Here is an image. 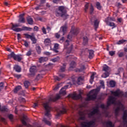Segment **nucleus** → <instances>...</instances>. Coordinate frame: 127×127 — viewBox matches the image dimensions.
Listing matches in <instances>:
<instances>
[{"instance_id": "20e7f679", "label": "nucleus", "mask_w": 127, "mask_h": 127, "mask_svg": "<svg viewBox=\"0 0 127 127\" xmlns=\"http://www.w3.org/2000/svg\"><path fill=\"white\" fill-rule=\"evenodd\" d=\"M43 105L46 111L45 116L48 117V118H50V117H51V114H50V112H51V107L49 106V102L44 103Z\"/></svg>"}, {"instance_id": "e2e57ef3", "label": "nucleus", "mask_w": 127, "mask_h": 127, "mask_svg": "<svg viewBox=\"0 0 127 127\" xmlns=\"http://www.w3.org/2000/svg\"><path fill=\"white\" fill-rule=\"evenodd\" d=\"M85 69H86V67L85 66V65H82L79 69V71L81 72L83 71V70H85Z\"/></svg>"}, {"instance_id": "393cba45", "label": "nucleus", "mask_w": 127, "mask_h": 127, "mask_svg": "<svg viewBox=\"0 0 127 127\" xmlns=\"http://www.w3.org/2000/svg\"><path fill=\"white\" fill-rule=\"evenodd\" d=\"M116 20L115 18H113L112 17H108L106 19H105V22L108 24L110 21H115Z\"/></svg>"}, {"instance_id": "9d476101", "label": "nucleus", "mask_w": 127, "mask_h": 127, "mask_svg": "<svg viewBox=\"0 0 127 127\" xmlns=\"http://www.w3.org/2000/svg\"><path fill=\"white\" fill-rule=\"evenodd\" d=\"M86 114H87V111H84V109L82 108H80V110L79 111V115L80 116L79 120L85 121V120H86V118H85Z\"/></svg>"}, {"instance_id": "c85d7f7f", "label": "nucleus", "mask_w": 127, "mask_h": 127, "mask_svg": "<svg viewBox=\"0 0 127 127\" xmlns=\"http://www.w3.org/2000/svg\"><path fill=\"white\" fill-rule=\"evenodd\" d=\"M48 60L47 58L41 57L39 59V62L40 63H42L43 62H45Z\"/></svg>"}, {"instance_id": "4be33fe9", "label": "nucleus", "mask_w": 127, "mask_h": 127, "mask_svg": "<svg viewBox=\"0 0 127 127\" xmlns=\"http://www.w3.org/2000/svg\"><path fill=\"white\" fill-rule=\"evenodd\" d=\"M67 12H64V13H62L61 14V15L60 16H61V17H63V18H64V19H67V18H68V16H69V15H68V14H67Z\"/></svg>"}, {"instance_id": "bb28decb", "label": "nucleus", "mask_w": 127, "mask_h": 127, "mask_svg": "<svg viewBox=\"0 0 127 127\" xmlns=\"http://www.w3.org/2000/svg\"><path fill=\"white\" fill-rule=\"evenodd\" d=\"M21 86L20 85H18L17 87H16L13 90V92L14 94H17V92H18V91L21 90Z\"/></svg>"}, {"instance_id": "09e8293b", "label": "nucleus", "mask_w": 127, "mask_h": 127, "mask_svg": "<svg viewBox=\"0 0 127 127\" xmlns=\"http://www.w3.org/2000/svg\"><path fill=\"white\" fill-rule=\"evenodd\" d=\"M36 49L37 52L38 53V54H40V53L41 52V48H40V46L36 47Z\"/></svg>"}, {"instance_id": "0e129e2a", "label": "nucleus", "mask_w": 127, "mask_h": 127, "mask_svg": "<svg viewBox=\"0 0 127 127\" xmlns=\"http://www.w3.org/2000/svg\"><path fill=\"white\" fill-rule=\"evenodd\" d=\"M100 84L101 86H102L103 89H105V83H104V81L103 80L100 81Z\"/></svg>"}, {"instance_id": "7c9ffc66", "label": "nucleus", "mask_w": 127, "mask_h": 127, "mask_svg": "<svg viewBox=\"0 0 127 127\" xmlns=\"http://www.w3.org/2000/svg\"><path fill=\"white\" fill-rule=\"evenodd\" d=\"M30 85V82H29V81L26 80L24 82V87L26 88V89H28V87H29Z\"/></svg>"}, {"instance_id": "6e6d98bb", "label": "nucleus", "mask_w": 127, "mask_h": 127, "mask_svg": "<svg viewBox=\"0 0 127 127\" xmlns=\"http://www.w3.org/2000/svg\"><path fill=\"white\" fill-rule=\"evenodd\" d=\"M24 35H25L26 38H27L28 39H29V38H30V39H31V38L33 36H31V35H30L29 34H24Z\"/></svg>"}, {"instance_id": "f3484780", "label": "nucleus", "mask_w": 127, "mask_h": 127, "mask_svg": "<svg viewBox=\"0 0 127 127\" xmlns=\"http://www.w3.org/2000/svg\"><path fill=\"white\" fill-rule=\"evenodd\" d=\"M25 13L21 14L19 15L18 22L20 23H25V18H24Z\"/></svg>"}, {"instance_id": "2f4dec72", "label": "nucleus", "mask_w": 127, "mask_h": 127, "mask_svg": "<svg viewBox=\"0 0 127 127\" xmlns=\"http://www.w3.org/2000/svg\"><path fill=\"white\" fill-rule=\"evenodd\" d=\"M31 40L32 41L33 44H36V42H37V39L35 38V37L34 36H32L31 38Z\"/></svg>"}, {"instance_id": "3c124183", "label": "nucleus", "mask_w": 127, "mask_h": 127, "mask_svg": "<svg viewBox=\"0 0 127 127\" xmlns=\"http://www.w3.org/2000/svg\"><path fill=\"white\" fill-rule=\"evenodd\" d=\"M13 31H16V32H19V31H22V29L20 28H16L15 29H13Z\"/></svg>"}, {"instance_id": "a878e982", "label": "nucleus", "mask_w": 127, "mask_h": 127, "mask_svg": "<svg viewBox=\"0 0 127 127\" xmlns=\"http://www.w3.org/2000/svg\"><path fill=\"white\" fill-rule=\"evenodd\" d=\"M14 70H15L16 72H21V68L20 67V66L17 65H15L14 66Z\"/></svg>"}, {"instance_id": "5701e85b", "label": "nucleus", "mask_w": 127, "mask_h": 127, "mask_svg": "<svg viewBox=\"0 0 127 127\" xmlns=\"http://www.w3.org/2000/svg\"><path fill=\"white\" fill-rule=\"evenodd\" d=\"M27 21L30 25H32V24H33V19H32L30 16H28L27 18Z\"/></svg>"}, {"instance_id": "4468645a", "label": "nucleus", "mask_w": 127, "mask_h": 127, "mask_svg": "<svg viewBox=\"0 0 127 127\" xmlns=\"http://www.w3.org/2000/svg\"><path fill=\"white\" fill-rule=\"evenodd\" d=\"M30 72L31 73L29 74V77H34V76H35V73L37 72V70H36V66H33L31 67Z\"/></svg>"}, {"instance_id": "774afa93", "label": "nucleus", "mask_w": 127, "mask_h": 127, "mask_svg": "<svg viewBox=\"0 0 127 127\" xmlns=\"http://www.w3.org/2000/svg\"><path fill=\"white\" fill-rule=\"evenodd\" d=\"M104 113L107 118H109L110 117V116H109V112L105 111Z\"/></svg>"}, {"instance_id": "864d4df0", "label": "nucleus", "mask_w": 127, "mask_h": 127, "mask_svg": "<svg viewBox=\"0 0 127 127\" xmlns=\"http://www.w3.org/2000/svg\"><path fill=\"white\" fill-rule=\"evenodd\" d=\"M72 49H73V45H71L70 48L68 49L66 53H68V54L71 53V51H72Z\"/></svg>"}, {"instance_id": "4d7b16f0", "label": "nucleus", "mask_w": 127, "mask_h": 127, "mask_svg": "<svg viewBox=\"0 0 127 127\" xmlns=\"http://www.w3.org/2000/svg\"><path fill=\"white\" fill-rule=\"evenodd\" d=\"M88 8H89V3H86V4L85 5V8H84L85 12L87 11V10H88Z\"/></svg>"}, {"instance_id": "79ce46f5", "label": "nucleus", "mask_w": 127, "mask_h": 127, "mask_svg": "<svg viewBox=\"0 0 127 127\" xmlns=\"http://www.w3.org/2000/svg\"><path fill=\"white\" fill-rule=\"evenodd\" d=\"M127 41V40H124V39H122V40H119L117 43L116 44H118V45H120L121 44H123L124 43H125V42H126Z\"/></svg>"}, {"instance_id": "49530a36", "label": "nucleus", "mask_w": 127, "mask_h": 127, "mask_svg": "<svg viewBox=\"0 0 127 127\" xmlns=\"http://www.w3.org/2000/svg\"><path fill=\"white\" fill-rule=\"evenodd\" d=\"M96 7L98 9H99V10L102 9V6H101V3H100L99 2L96 3Z\"/></svg>"}, {"instance_id": "b1692460", "label": "nucleus", "mask_w": 127, "mask_h": 127, "mask_svg": "<svg viewBox=\"0 0 127 127\" xmlns=\"http://www.w3.org/2000/svg\"><path fill=\"white\" fill-rule=\"evenodd\" d=\"M44 44L46 46H48V45H50V44H51V40H50V39L47 38L45 39Z\"/></svg>"}, {"instance_id": "412c9836", "label": "nucleus", "mask_w": 127, "mask_h": 127, "mask_svg": "<svg viewBox=\"0 0 127 127\" xmlns=\"http://www.w3.org/2000/svg\"><path fill=\"white\" fill-rule=\"evenodd\" d=\"M69 65L70 66H69V70L70 71H72V70H73L74 68L76 67V63L74 61H72L70 63Z\"/></svg>"}, {"instance_id": "2eb2a0df", "label": "nucleus", "mask_w": 127, "mask_h": 127, "mask_svg": "<svg viewBox=\"0 0 127 127\" xmlns=\"http://www.w3.org/2000/svg\"><path fill=\"white\" fill-rule=\"evenodd\" d=\"M122 119L123 120V123L124 126H126V127H127V110L124 111L123 115L122 117Z\"/></svg>"}, {"instance_id": "c756f323", "label": "nucleus", "mask_w": 127, "mask_h": 127, "mask_svg": "<svg viewBox=\"0 0 127 127\" xmlns=\"http://www.w3.org/2000/svg\"><path fill=\"white\" fill-rule=\"evenodd\" d=\"M42 121L46 124V125H47L48 126H51V122L47 120L46 118H44Z\"/></svg>"}, {"instance_id": "473e14b6", "label": "nucleus", "mask_w": 127, "mask_h": 127, "mask_svg": "<svg viewBox=\"0 0 127 127\" xmlns=\"http://www.w3.org/2000/svg\"><path fill=\"white\" fill-rule=\"evenodd\" d=\"M96 75V72H93V74L90 76V84H93V81L94 80V77Z\"/></svg>"}, {"instance_id": "de8ad7c7", "label": "nucleus", "mask_w": 127, "mask_h": 127, "mask_svg": "<svg viewBox=\"0 0 127 127\" xmlns=\"http://www.w3.org/2000/svg\"><path fill=\"white\" fill-rule=\"evenodd\" d=\"M11 24L12 25V27L11 28V29H12V30H13V29H15V27H18V26H19V25H18V24H15V25L13 24V23H11Z\"/></svg>"}, {"instance_id": "9b49d317", "label": "nucleus", "mask_w": 127, "mask_h": 127, "mask_svg": "<svg viewBox=\"0 0 127 127\" xmlns=\"http://www.w3.org/2000/svg\"><path fill=\"white\" fill-rule=\"evenodd\" d=\"M68 98H72L73 100H79L82 98L81 95V93L79 94H76V93L69 94L67 96Z\"/></svg>"}, {"instance_id": "37998d69", "label": "nucleus", "mask_w": 127, "mask_h": 127, "mask_svg": "<svg viewBox=\"0 0 127 127\" xmlns=\"http://www.w3.org/2000/svg\"><path fill=\"white\" fill-rule=\"evenodd\" d=\"M59 60H60V57L59 56H58L51 60L52 62H57V61H59Z\"/></svg>"}, {"instance_id": "58836bf2", "label": "nucleus", "mask_w": 127, "mask_h": 127, "mask_svg": "<svg viewBox=\"0 0 127 127\" xmlns=\"http://www.w3.org/2000/svg\"><path fill=\"white\" fill-rule=\"evenodd\" d=\"M8 56L9 58H13V59H14L15 58L16 55L14 54V53L13 52H12Z\"/></svg>"}, {"instance_id": "8fccbe9b", "label": "nucleus", "mask_w": 127, "mask_h": 127, "mask_svg": "<svg viewBox=\"0 0 127 127\" xmlns=\"http://www.w3.org/2000/svg\"><path fill=\"white\" fill-rule=\"evenodd\" d=\"M109 69H110V67H109L108 65H105V66L103 67V70L105 71V72H108Z\"/></svg>"}, {"instance_id": "1a4fd4ad", "label": "nucleus", "mask_w": 127, "mask_h": 127, "mask_svg": "<svg viewBox=\"0 0 127 127\" xmlns=\"http://www.w3.org/2000/svg\"><path fill=\"white\" fill-rule=\"evenodd\" d=\"M66 12L65 7L64 6H60L59 7V9L56 11V16H60L62 13Z\"/></svg>"}, {"instance_id": "f03ea898", "label": "nucleus", "mask_w": 127, "mask_h": 127, "mask_svg": "<svg viewBox=\"0 0 127 127\" xmlns=\"http://www.w3.org/2000/svg\"><path fill=\"white\" fill-rule=\"evenodd\" d=\"M97 95H98V91L97 90L93 89L90 91L87 97L86 98V101H92L95 100L97 98Z\"/></svg>"}, {"instance_id": "39448f33", "label": "nucleus", "mask_w": 127, "mask_h": 127, "mask_svg": "<svg viewBox=\"0 0 127 127\" xmlns=\"http://www.w3.org/2000/svg\"><path fill=\"white\" fill-rule=\"evenodd\" d=\"M111 94L114 95L115 97H125V98H127V92H125L121 91L120 89H117L115 91H111Z\"/></svg>"}, {"instance_id": "338daca9", "label": "nucleus", "mask_w": 127, "mask_h": 127, "mask_svg": "<svg viewBox=\"0 0 127 127\" xmlns=\"http://www.w3.org/2000/svg\"><path fill=\"white\" fill-rule=\"evenodd\" d=\"M24 45L25 47H28V43H27V41H24Z\"/></svg>"}, {"instance_id": "cd10ccee", "label": "nucleus", "mask_w": 127, "mask_h": 127, "mask_svg": "<svg viewBox=\"0 0 127 127\" xmlns=\"http://www.w3.org/2000/svg\"><path fill=\"white\" fill-rule=\"evenodd\" d=\"M32 28L26 27V26H22V31H31Z\"/></svg>"}, {"instance_id": "4c0bfd02", "label": "nucleus", "mask_w": 127, "mask_h": 127, "mask_svg": "<svg viewBox=\"0 0 127 127\" xmlns=\"http://www.w3.org/2000/svg\"><path fill=\"white\" fill-rule=\"evenodd\" d=\"M1 112H7L8 111V109L6 106H3L0 108Z\"/></svg>"}, {"instance_id": "72a5a7b5", "label": "nucleus", "mask_w": 127, "mask_h": 127, "mask_svg": "<svg viewBox=\"0 0 127 127\" xmlns=\"http://www.w3.org/2000/svg\"><path fill=\"white\" fill-rule=\"evenodd\" d=\"M71 32L72 33L73 35H77L78 34V30L74 29L73 28H72Z\"/></svg>"}, {"instance_id": "69168bd1", "label": "nucleus", "mask_w": 127, "mask_h": 127, "mask_svg": "<svg viewBox=\"0 0 127 127\" xmlns=\"http://www.w3.org/2000/svg\"><path fill=\"white\" fill-rule=\"evenodd\" d=\"M83 80V79L82 77H78L77 79L78 84H79V82H81V81H82Z\"/></svg>"}, {"instance_id": "423d86ee", "label": "nucleus", "mask_w": 127, "mask_h": 127, "mask_svg": "<svg viewBox=\"0 0 127 127\" xmlns=\"http://www.w3.org/2000/svg\"><path fill=\"white\" fill-rule=\"evenodd\" d=\"M125 110V107L121 102H119L117 104V107L115 110V115L116 117L119 116V113L121 111H124Z\"/></svg>"}, {"instance_id": "dca6fc26", "label": "nucleus", "mask_w": 127, "mask_h": 127, "mask_svg": "<svg viewBox=\"0 0 127 127\" xmlns=\"http://www.w3.org/2000/svg\"><path fill=\"white\" fill-rule=\"evenodd\" d=\"M91 22H94V27H95V30L97 31V28H98L99 26V21H98L97 19H96V18L95 17H92L91 19Z\"/></svg>"}, {"instance_id": "ea45409f", "label": "nucleus", "mask_w": 127, "mask_h": 127, "mask_svg": "<svg viewBox=\"0 0 127 127\" xmlns=\"http://www.w3.org/2000/svg\"><path fill=\"white\" fill-rule=\"evenodd\" d=\"M66 68V64H63V66L61 67V72H64Z\"/></svg>"}, {"instance_id": "a211bd4d", "label": "nucleus", "mask_w": 127, "mask_h": 127, "mask_svg": "<svg viewBox=\"0 0 127 127\" xmlns=\"http://www.w3.org/2000/svg\"><path fill=\"white\" fill-rule=\"evenodd\" d=\"M65 113H66V109H65V108H64V107H63L62 108V110H60V111L58 112V114L56 115V118L57 119L58 117H60L61 115H63V114H65Z\"/></svg>"}, {"instance_id": "e433bc0d", "label": "nucleus", "mask_w": 127, "mask_h": 127, "mask_svg": "<svg viewBox=\"0 0 127 127\" xmlns=\"http://www.w3.org/2000/svg\"><path fill=\"white\" fill-rule=\"evenodd\" d=\"M107 127H114V125H113V123L111 121H107L106 122Z\"/></svg>"}, {"instance_id": "052dcab7", "label": "nucleus", "mask_w": 127, "mask_h": 127, "mask_svg": "<svg viewBox=\"0 0 127 127\" xmlns=\"http://www.w3.org/2000/svg\"><path fill=\"white\" fill-rule=\"evenodd\" d=\"M54 49H59V45L57 43L55 44Z\"/></svg>"}, {"instance_id": "0eeeda50", "label": "nucleus", "mask_w": 127, "mask_h": 127, "mask_svg": "<svg viewBox=\"0 0 127 127\" xmlns=\"http://www.w3.org/2000/svg\"><path fill=\"white\" fill-rule=\"evenodd\" d=\"M73 84H75V80H72V83L69 82L68 83V85L63 87L60 91V95H66V89H67L68 87H71Z\"/></svg>"}, {"instance_id": "aec40b11", "label": "nucleus", "mask_w": 127, "mask_h": 127, "mask_svg": "<svg viewBox=\"0 0 127 127\" xmlns=\"http://www.w3.org/2000/svg\"><path fill=\"white\" fill-rule=\"evenodd\" d=\"M61 98L60 94H57L56 97L55 98H50L49 99V102H55L57 101V100H59Z\"/></svg>"}, {"instance_id": "7ed1b4c3", "label": "nucleus", "mask_w": 127, "mask_h": 127, "mask_svg": "<svg viewBox=\"0 0 127 127\" xmlns=\"http://www.w3.org/2000/svg\"><path fill=\"white\" fill-rule=\"evenodd\" d=\"M67 28H68V26L67 23H65L64 26L61 27V30L59 32V33L55 34V37L59 39L60 38L61 33L62 34V35H65V34L66 32H67Z\"/></svg>"}, {"instance_id": "a19ab883", "label": "nucleus", "mask_w": 127, "mask_h": 127, "mask_svg": "<svg viewBox=\"0 0 127 127\" xmlns=\"http://www.w3.org/2000/svg\"><path fill=\"white\" fill-rule=\"evenodd\" d=\"M109 85L110 87H111L112 88H114V87H115L116 86V82L113 80L111 81L109 83Z\"/></svg>"}, {"instance_id": "bf43d9fd", "label": "nucleus", "mask_w": 127, "mask_h": 127, "mask_svg": "<svg viewBox=\"0 0 127 127\" xmlns=\"http://www.w3.org/2000/svg\"><path fill=\"white\" fill-rule=\"evenodd\" d=\"M8 118L10 120L11 122H12V120L13 119V115L12 114H10L8 116Z\"/></svg>"}, {"instance_id": "680f3d73", "label": "nucleus", "mask_w": 127, "mask_h": 127, "mask_svg": "<svg viewBox=\"0 0 127 127\" xmlns=\"http://www.w3.org/2000/svg\"><path fill=\"white\" fill-rule=\"evenodd\" d=\"M42 30L43 31V33H44V34H47V32H46V29H45V27H43L42 28Z\"/></svg>"}, {"instance_id": "5fc2aeb1", "label": "nucleus", "mask_w": 127, "mask_h": 127, "mask_svg": "<svg viewBox=\"0 0 127 127\" xmlns=\"http://www.w3.org/2000/svg\"><path fill=\"white\" fill-rule=\"evenodd\" d=\"M41 78H42V75H41V74H39L36 76L35 80H36V81H38V80L41 79Z\"/></svg>"}, {"instance_id": "a18cd8bd", "label": "nucleus", "mask_w": 127, "mask_h": 127, "mask_svg": "<svg viewBox=\"0 0 127 127\" xmlns=\"http://www.w3.org/2000/svg\"><path fill=\"white\" fill-rule=\"evenodd\" d=\"M14 60H17V61H18V62H20V61H21V58L18 55H16V57L14 59Z\"/></svg>"}, {"instance_id": "f704fd0d", "label": "nucleus", "mask_w": 127, "mask_h": 127, "mask_svg": "<svg viewBox=\"0 0 127 127\" xmlns=\"http://www.w3.org/2000/svg\"><path fill=\"white\" fill-rule=\"evenodd\" d=\"M110 76V73L108 71H105V72L102 75V78H107V77H109Z\"/></svg>"}, {"instance_id": "13d9d810", "label": "nucleus", "mask_w": 127, "mask_h": 127, "mask_svg": "<svg viewBox=\"0 0 127 127\" xmlns=\"http://www.w3.org/2000/svg\"><path fill=\"white\" fill-rule=\"evenodd\" d=\"M115 54H116V51H109V55H110V56H114Z\"/></svg>"}, {"instance_id": "f8f14e48", "label": "nucleus", "mask_w": 127, "mask_h": 127, "mask_svg": "<svg viewBox=\"0 0 127 127\" xmlns=\"http://www.w3.org/2000/svg\"><path fill=\"white\" fill-rule=\"evenodd\" d=\"M95 125V121H90L89 122H82L81 126L82 127H91Z\"/></svg>"}, {"instance_id": "603ef678", "label": "nucleus", "mask_w": 127, "mask_h": 127, "mask_svg": "<svg viewBox=\"0 0 127 127\" xmlns=\"http://www.w3.org/2000/svg\"><path fill=\"white\" fill-rule=\"evenodd\" d=\"M93 12H94V7L93 6V5L91 4L90 6V14H93Z\"/></svg>"}, {"instance_id": "6e6552de", "label": "nucleus", "mask_w": 127, "mask_h": 127, "mask_svg": "<svg viewBox=\"0 0 127 127\" xmlns=\"http://www.w3.org/2000/svg\"><path fill=\"white\" fill-rule=\"evenodd\" d=\"M28 120L27 116L25 115H23L22 119H21V123L24 125V126H25L26 127H41L39 125H36L32 126L29 124H27L26 121Z\"/></svg>"}, {"instance_id": "ddd939ff", "label": "nucleus", "mask_w": 127, "mask_h": 127, "mask_svg": "<svg viewBox=\"0 0 127 127\" xmlns=\"http://www.w3.org/2000/svg\"><path fill=\"white\" fill-rule=\"evenodd\" d=\"M99 106H96V109H94L92 111L88 114L89 118H93L94 115L99 113Z\"/></svg>"}, {"instance_id": "c9c22d12", "label": "nucleus", "mask_w": 127, "mask_h": 127, "mask_svg": "<svg viewBox=\"0 0 127 127\" xmlns=\"http://www.w3.org/2000/svg\"><path fill=\"white\" fill-rule=\"evenodd\" d=\"M83 45H87L88 44V38L86 36L83 37Z\"/></svg>"}, {"instance_id": "c03bdc74", "label": "nucleus", "mask_w": 127, "mask_h": 127, "mask_svg": "<svg viewBox=\"0 0 127 127\" xmlns=\"http://www.w3.org/2000/svg\"><path fill=\"white\" fill-rule=\"evenodd\" d=\"M118 73H116V75H119V74H121V73L124 72V68L123 67H120L118 69Z\"/></svg>"}, {"instance_id": "6ab92c4d", "label": "nucleus", "mask_w": 127, "mask_h": 127, "mask_svg": "<svg viewBox=\"0 0 127 127\" xmlns=\"http://www.w3.org/2000/svg\"><path fill=\"white\" fill-rule=\"evenodd\" d=\"M85 52H88L89 53V58L92 59L94 57V51L90 50H89L88 49H85Z\"/></svg>"}, {"instance_id": "f257e3e1", "label": "nucleus", "mask_w": 127, "mask_h": 127, "mask_svg": "<svg viewBox=\"0 0 127 127\" xmlns=\"http://www.w3.org/2000/svg\"><path fill=\"white\" fill-rule=\"evenodd\" d=\"M116 101H117V98H116V97L110 96L108 98L107 106H105V105L101 104L100 106V108H101V109H105V110H108L110 105H112V104H114V105H116L117 104L116 103Z\"/></svg>"}]
</instances>
